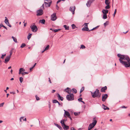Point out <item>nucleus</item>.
<instances>
[{
	"label": "nucleus",
	"mask_w": 130,
	"mask_h": 130,
	"mask_svg": "<svg viewBox=\"0 0 130 130\" xmlns=\"http://www.w3.org/2000/svg\"><path fill=\"white\" fill-rule=\"evenodd\" d=\"M53 103H56L58 102V101L56 100H53Z\"/></svg>",
	"instance_id": "58836bf2"
},
{
	"label": "nucleus",
	"mask_w": 130,
	"mask_h": 130,
	"mask_svg": "<svg viewBox=\"0 0 130 130\" xmlns=\"http://www.w3.org/2000/svg\"><path fill=\"white\" fill-rule=\"evenodd\" d=\"M107 89V87L105 86L102 87L101 90V92H105V90Z\"/></svg>",
	"instance_id": "dca6fc26"
},
{
	"label": "nucleus",
	"mask_w": 130,
	"mask_h": 130,
	"mask_svg": "<svg viewBox=\"0 0 130 130\" xmlns=\"http://www.w3.org/2000/svg\"><path fill=\"white\" fill-rule=\"evenodd\" d=\"M67 121V119L65 120L64 119H62V120L60 121V123L61 124H64V122Z\"/></svg>",
	"instance_id": "c85d7f7f"
},
{
	"label": "nucleus",
	"mask_w": 130,
	"mask_h": 130,
	"mask_svg": "<svg viewBox=\"0 0 130 130\" xmlns=\"http://www.w3.org/2000/svg\"><path fill=\"white\" fill-rule=\"evenodd\" d=\"M69 89H70V88L69 87H67L66 89H65L64 90L66 92H67L69 94L70 93V92H69Z\"/></svg>",
	"instance_id": "bb28decb"
},
{
	"label": "nucleus",
	"mask_w": 130,
	"mask_h": 130,
	"mask_svg": "<svg viewBox=\"0 0 130 130\" xmlns=\"http://www.w3.org/2000/svg\"><path fill=\"white\" fill-rule=\"evenodd\" d=\"M80 112H74V115L75 116H77L79 115L80 114Z\"/></svg>",
	"instance_id": "72a5a7b5"
},
{
	"label": "nucleus",
	"mask_w": 130,
	"mask_h": 130,
	"mask_svg": "<svg viewBox=\"0 0 130 130\" xmlns=\"http://www.w3.org/2000/svg\"><path fill=\"white\" fill-rule=\"evenodd\" d=\"M92 96L93 98L96 97L100 98L101 96V93L100 92L99 90L96 89L94 92H91Z\"/></svg>",
	"instance_id": "f03ea898"
},
{
	"label": "nucleus",
	"mask_w": 130,
	"mask_h": 130,
	"mask_svg": "<svg viewBox=\"0 0 130 130\" xmlns=\"http://www.w3.org/2000/svg\"><path fill=\"white\" fill-rule=\"evenodd\" d=\"M116 12H117V10H116V9H115V11H114V13L113 14V17H115V15L116 14Z\"/></svg>",
	"instance_id": "8fccbe9b"
},
{
	"label": "nucleus",
	"mask_w": 130,
	"mask_h": 130,
	"mask_svg": "<svg viewBox=\"0 0 130 130\" xmlns=\"http://www.w3.org/2000/svg\"><path fill=\"white\" fill-rule=\"evenodd\" d=\"M102 108L104 110H106V106H105L104 104H102Z\"/></svg>",
	"instance_id": "de8ad7c7"
},
{
	"label": "nucleus",
	"mask_w": 130,
	"mask_h": 130,
	"mask_svg": "<svg viewBox=\"0 0 130 130\" xmlns=\"http://www.w3.org/2000/svg\"><path fill=\"white\" fill-rule=\"evenodd\" d=\"M57 97L58 98V100H60L61 101H63V98L60 96V95L58 93L57 94Z\"/></svg>",
	"instance_id": "f3484780"
},
{
	"label": "nucleus",
	"mask_w": 130,
	"mask_h": 130,
	"mask_svg": "<svg viewBox=\"0 0 130 130\" xmlns=\"http://www.w3.org/2000/svg\"><path fill=\"white\" fill-rule=\"evenodd\" d=\"M80 46V48H82V49H84L86 48L85 46L83 45H81Z\"/></svg>",
	"instance_id": "79ce46f5"
},
{
	"label": "nucleus",
	"mask_w": 130,
	"mask_h": 130,
	"mask_svg": "<svg viewBox=\"0 0 130 130\" xmlns=\"http://www.w3.org/2000/svg\"><path fill=\"white\" fill-rule=\"evenodd\" d=\"M102 12L103 14H107L108 12V10L107 9H103Z\"/></svg>",
	"instance_id": "a211bd4d"
},
{
	"label": "nucleus",
	"mask_w": 130,
	"mask_h": 130,
	"mask_svg": "<svg viewBox=\"0 0 130 130\" xmlns=\"http://www.w3.org/2000/svg\"><path fill=\"white\" fill-rule=\"evenodd\" d=\"M33 68V67H31L30 68L29 70H30V71H31V70Z\"/></svg>",
	"instance_id": "774afa93"
},
{
	"label": "nucleus",
	"mask_w": 130,
	"mask_h": 130,
	"mask_svg": "<svg viewBox=\"0 0 130 130\" xmlns=\"http://www.w3.org/2000/svg\"><path fill=\"white\" fill-rule=\"evenodd\" d=\"M75 9V6L73 7H70V8L69 10L71 12L72 14H74V11Z\"/></svg>",
	"instance_id": "1a4fd4ad"
},
{
	"label": "nucleus",
	"mask_w": 130,
	"mask_h": 130,
	"mask_svg": "<svg viewBox=\"0 0 130 130\" xmlns=\"http://www.w3.org/2000/svg\"><path fill=\"white\" fill-rule=\"evenodd\" d=\"M37 16H39L42 15L43 14V11L42 9H40L37 10Z\"/></svg>",
	"instance_id": "39448f33"
},
{
	"label": "nucleus",
	"mask_w": 130,
	"mask_h": 130,
	"mask_svg": "<svg viewBox=\"0 0 130 130\" xmlns=\"http://www.w3.org/2000/svg\"><path fill=\"white\" fill-rule=\"evenodd\" d=\"M56 91L55 90H53L52 92L53 93H54Z\"/></svg>",
	"instance_id": "338daca9"
},
{
	"label": "nucleus",
	"mask_w": 130,
	"mask_h": 130,
	"mask_svg": "<svg viewBox=\"0 0 130 130\" xmlns=\"http://www.w3.org/2000/svg\"><path fill=\"white\" fill-rule=\"evenodd\" d=\"M5 19L4 21L6 25H7V26H9V27H11V26L9 22V20L7 19V18L6 17H5Z\"/></svg>",
	"instance_id": "6e6552de"
},
{
	"label": "nucleus",
	"mask_w": 130,
	"mask_h": 130,
	"mask_svg": "<svg viewBox=\"0 0 130 130\" xmlns=\"http://www.w3.org/2000/svg\"><path fill=\"white\" fill-rule=\"evenodd\" d=\"M28 73L26 72H22V73H21L22 74L23 76L25 74H27Z\"/></svg>",
	"instance_id": "f704fd0d"
},
{
	"label": "nucleus",
	"mask_w": 130,
	"mask_h": 130,
	"mask_svg": "<svg viewBox=\"0 0 130 130\" xmlns=\"http://www.w3.org/2000/svg\"><path fill=\"white\" fill-rule=\"evenodd\" d=\"M71 91H72L73 93H76L77 92L76 90L74 88H72V89L71 90Z\"/></svg>",
	"instance_id": "5701e85b"
},
{
	"label": "nucleus",
	"mask_w": 130,
	"mask_h": 130,
	"mask_svg": "<svg viewBox=\"0 0 130 130\" xmlns=\"http://www.w3.org/2000/svg\"><path fill=\"white\" fill-rule=\"evenodd\" d=\"M105 3L106 5H109L110 3L109 0H105Z\"/></svg>",
	"instance_id": "cd10ccee"
},
{
	"label": "nucleus",
	"mask_w": 130,
	"mask_h": 130,
	"mask_svg": "<svg viewBox=\"0 0 130 130\" xmlns=\"http://www.w3.org/2000/svg\"><path fill=\"white\" fill-rule=\"evenodd\" d=\"M45 20L44 19H43L39 20V23H40L42 24H44L45 22Z\"/></svg>",
	"instance_id": "b1692460"
},
{
	"label": "nucleus",
	"mask_w": 130,
	"mask_h": 130,
	"mask_svg": "<svg viewBox=\"0 0 130 130\" xmlns=\"http://www.w3.org/2000/svg\"><path fill=\"white\" fill-rule=\"evenodd\" d=\"M25 70L23 68H20L19 70V74H20L21 73H22V72L23 71H25Z\"/></svg>",
	"instance_id": "4be33fe9"
},
{
	"label": "nucleus",
	"mask_w": 130,
	"mask_h": 130,
	"mask_svg": "<svg viewBox=\"0 0 130 130\" xmlns=\"http://www.w3.org/2000/svg\"><path fill=\"white\" fill-rule=\"evenodd\" d=\"M89 24V23H85L84 24L85 25L84 27H88V25H87Z\"/></svg>",
	"instance_id": "6e6d98bb"
},
{
	"label": "nucleus",
	"mask_w": 130,
	"mask_h": 130,
	"mask_svg": "<svg viewBox=\"0 0 130 130\" xmlns=\"http://www.w3.org/2000/svg\"><path fill=\"white\" fill-rule=\"evenodd\" d=\"M121 108H127V107H125V106H122L121 107Z\"/></svg>",
	"instance_id": "4d7b16f0"
},
{
	"label": "nucleus",
	"mask_w": 130,
	"mask_h": 130,
	"mask_svg": "<svg viewBox=\"0 0 130 130\" xmlns=\"http://www.w3.org/2000/svg\"><path fill=\"white\" fill-rule=\"evenodd\" d=\"M108 24V21H106L105 23L104 24V26H107V25Z\"/></svg>",
	"instance_id": "a19ab883"
},
{
	"label": "nucleus",
	"mask_w": 130,
	"mask_h": 130,
	"mask_svg": "<svg viewBox=\"0 0 130 130\" xmlns=\"http://www.w3.org/2000/svg\"><path fill=\"white\" fill-rule=\"evenodd\" d=\"M105 9H109L110 8V6L109 5H107V6H106L105 7Z\"/></svg>",
	"instance_id": "473e14b6"
},
{
	"label": "nucleus",
	"mask_w": 130,
	"mask_h": 130,
	"mask_svg": "<svg viewBox=\"0 0 130 130\" xmlns=\"http://www.w3.org/2000/svg\"><path fill=\"white\" fill-rule=\"evenodd\" d=\"M50 47V46L49 45H48L45 48V50L47 51L48 50Z\"/></svg>",
	"instance_id": "e433bc0d"
},
{
	"label": "nucleus",
	"mask_w": 130,
	"mask_h": 130,
	"mask_svg": "<svg viewBox=\"0 0 130 130\" xmlns=\"http://www.w3.org/2000/svg\"><path fill=\"white\" fill-rule=\"evenodd\" d=\"M52 3V1H51L47 3L44 2L45 5L46 7H50Z\"/></svg>",
	"instance_id": "ddd939ff"
},
{
	"label": "nucleus",
	"mask_w": 130,
	"mask_h": 130,
	"mask_svg": "<svg viewBox=\"0 0 130 130\" xmlns=\"http://www.w3.org/2000/svg\"><path fill=\"white\" fill-rule=\"evenodd\" d=\"M93 0H89L86 4L87 7H90L91 3L93 2Z\"/></svg>",
	"instance_id": "9b49d317"
},
{
	"label": "nucleus",
	"mask_w": 130,
	"mask_h": 130,
	"mask_svg": "<svg viewBox=\"0 0 130 130\" xmlns=\"http://www.w3.org/2000/svg\"><path fill=\"white\" fill-rule=\"evenodd\" d=\"M30 27L32 29V31L33 32H36L38 30V28L36 25H31L30 26Z\"/></svg>",
	"instance_id": "423d86ee"
},
{
	"label": "nucleus",
	"mask_w": 130,
	"mask_h": 130,
	"mask_svg": "<svg viewBox=\"0 0 130 130\" xmlns=\"http://www.w3.org/2000/svg\"><path fill=\"white\" fill-rule=\"evenodd\" d=\"M75 129L73 127H72L71 128V130H75Z\"/></svg>",
	"instance_id": "052dcab7"
},
{
	"label": "nucleus",
	"mask_w": 130,
	"mask_h": 130,
	"mask_svg": "<svg viewBox=\"0 0 130 130\" xmlns=\"http://www.w3.org/2000/svg\"><path fill=\"white\" fill-rule=\"evenodd\" d=\"M82 98H79L78 99V100L79 101V102H81V101H82Z\"/></svg>",
	"instance_id": "3c124183"
},
{
	"label": "nucleus",
	"mask_w": 130,
	"mask_h": 130,
	"mask_svg": "<svg viewBox=\"0 0 130 130\" xmlns=\"http://www.w3.org/2000/svg\"><path fill=\"white\" fill-rule=\"evenodd\" d=\"M54 124L55 126H57L60 130H62V128L60 125L56 123H55Z\"/></svg>",
	"instance_id": "412c9836"
},
{
	"label": "nucleus",
	"mask_w": 130,
	"mask_h": 130,
	"mask_svg": "<svg viewBox=\"0 0 130 130\" xmlns=\"http://www.w3.org/2000/svg\"><path fill=\"white\" fill-rule=\"evenodd\" d=\"M61 1V0H59L57 2V4L60 2Z\"/></svg>",
	"instance_id": "e2e57ef3"
},
{
	"label": "nucleus",
	"mask_w": 130,
	"mask_h": 130,
	"mask_svg": "<svg viewBox=\"0 0 130 130\" xmlns=\"http://www.w3.org/2000/svg\"><path fill=\"white\" fill-rule=\"evenodd\" d=\"M57 103L58 104V105H60V106H62V105H63L62 103H60L58 102H57Z\"/></svg>",
	"instance_id": "864d4df0"
},
{
	"label": "nucleus",
	"mask_w": 130,
	"mask_h": 130,
	"mask_svg": "<svg viewBox=\"0 0 130 130\" xmlns=\"http://www.w3.org/2000/svg\"><path fill=\"white\" fill-rule=\"evenodd\" d=\"M70 114L69 112L68 111H65L64 114V116L66 117V116L68 117L70 116Z\"/></svg>",
	"instance_id": "2eb2a0df"
},
{
	"label": "nucleus",
	"mask_w": 130,
	"mask_h": 130,
	"mask_svg": "<svg viewBox=\"0 0 130 130\" xmlns=\"http://www.w3.org/2000/svg\"><path fill=\"white\" fill-rule=\"evenodd\" d=\"M63 27L65 28V29L66 30H69V27L68 26H67L66 25H63Z\"/></svg>",
	"instance_id": "a878e982"
},
{
	"label": "nucleus",
	"mask_w": 130,
	"mask_h": 130,
	"mask_svg": "<svg viewBox=\"0 0 130 130\" xmlns=\"http://www.w3.org/2000/svg\"><path fill=\"white\" fill-rule=\"evenodd\" d=\"M83 31H87L89 30V28L88 27H85L82 29Z\"/></svg>",
	"instance_id": "6ab92c4d"
},
{
	"label": "nucleus",
	"mask_w": 130,
	"mask_h": 130,
	"mask_svg": "<svg viewBox=\"0 0 130 130\" xmlns=\"http://www.w3.org/2000/svg\"><path fill=\"white\" fill-rule=\"evenodd\" d=\"M119 60L120 63L124 66L127 62L130 61V58L128 55H124L120 57Z\"/></svg>",
	"instance_id": "f257e3e1"
},
{
	"label": "nucleus",
	"mask_w": 130,
	"mask_h": 130,
	"mask_svg": "<svg viewBox=\"0 0 130 130\" xmlns=\"http://www.w3.org/2000/svg\"><path fill=\"white\" fill-rule=\"evenodd\" d=\"M67 100L68 101L73 100L74 99V95L73 93H71L68 95L66 96Z\"/></svg>",
	"instance_id": "20e7f679"
},
{
	"label": "nucleus",
	"mask_w": 130,
	"mask_h": 130,
	"mask_svg": "<svg viewBox=\"0 0 130 130\" xmlns=\"http://www.w3.org/2000/svg\"><path fill=\"white\" fill-rule=\"evenodd\" d=\"M26 45L25 43H23L21 44V45L20 47L21 48H23Z\"/></svg>",
	"instance_id": "7c9ffc66"
},
{
	"label": "nucleus",
	"mask_w": 130,
	"mask_h": 130,
	"mask_svg": "<svg viewBox=\"0 0 130 130\" xmlns=\"http://www.w3.org/2000/svg\"><path fill=\"white\" fill-rule=\"evenodd\" d=\"M40 8L41 9H44V4H43L42 5L41 7Z\"/></svg>",
	"instance_id": "bf43d9fd"
},
{
	"label": "nucleus",
	"mask_w": 130,
	"mask_h": 130,
	"mask_svg": "<svg viewBox=\"0 0 130 130\" xmlns=\"http://www.w3.org/2000/svg\"><path fill=\"white\" fill-rule=\"evenodd\" d=\"M84 87H83L80 90V92L81 93L82 92H83V90H84Z\"/></svg>",
	"instance_id": "c03bdc74"
},
{
	"label": "nucleus",
	"mask_w": 130,
	"mask_h": 130,
	"mask_svg": "<svg viewBox=\"0 0 130 130\" xmlns=\"http://www.w3.org/2000/svg\"><path fill=\"white\" fill-rule=\"evenodd\" d=\"M20 81L21 83H22L23 80V78L22 77H20L19 78Z\"/></svg>",
	"instance_id": "c9c22d12"
},
{
	"label": "nucleus",
	"mask_w": 130,
	"mask_h": 130,
	"mask_svg": "<svg viewBox=\"0 0 130 130\" xmlns=\"http://www.w3.org/2000/svg\"><path fill=\"white\" fill-rule=\"evenodd\" d=\"M48 79H49V80H48L49 82H50V83H51V80L50 78H48Z\"/></svg>",
	"instance_id": "0e129e2a"
},
{
	"label": "nucleus",
	"mask_w": 130,
	"mask_h": 130,
	"mask_svg": "<svg viewBox=\"0 0 130 130\" xmlns=\"http://www.w3.org/2000/svg\"><path fill=\"white\" fill-rule=\"evenodd\" d=\"M124 66L126 68L129 67H130V61L129 62H127Z\"/></svg>",
	"instance_id": "aec40b11"
},
{
	"label": "nucleus",
	"mask_w": 130,
	"mask_h": 130,
	"mask_svg": "<svg viewBox=\"0 0 130 130\" xmlns=\"http://www.w3.org/2000/svg\"><path fill=\"white\" fill-rule=\"evenodd\" d=\"M11 38H12L13 39V41L15 42L16 43H17V39L16 38H15V37H14L13 36H12Z\"/></svg>",
	"instance_id": "c756f323"
},
{
	"label": "nucleus",
	"mask_w": 130,
	"mask_h": 130,
	"mask_svg": "<svg viewBox=\"0 0 130 130\" xmlns=\"http://www.w3.org/2000/svg\"><path fill=\"white\" fill-rule=\"evenodd\" d=\"M56 7L57 8L56 9L58 10V9H59V7L58 6V5H56Z\"/></svg>",
	"instance_id": "680f3d73"
},
{
	"label": "nucleus",
	"mask_w": 130,
	"mask_h": 130,
	"mask_svg": "<svg viewBox=\"0 0 130 130\" xmlns=\"http://www.w3.org/2000/svg\"><path fill=\"white\" fill-rule=\"evenodd\" d=\"M64 130H67L69 128V126H68L66 125L65 124H61Z\"/></svg>",
	"instance_id": "f8f14e48"
},
{
	"label": "nucleus",
	"mask_w": 130,
	"mask_h": 130,
	"mask_svg": "<svg viewBox=\"0 0 130 130\" xmlns=\"http://www.w3.org/2000/svg\"><path fill=\"white\" fill-rule=\"evenodd\" d=\"M100 26H97L95 27H94L93 28V29H96L98 28V27H99Z\"/></svg>",
	"instance_id": "13d9d810"
},
{
	"label": "nucleus",
	"mask_w": 130,
	"mask_h": 130,
	"mask_svg": "<svg viewBox=\"0 0 130 130\" xmlns=\"http://www.w3.org/2000/svg\"><path fill=\"white\" fill-rule=\"evenodd\" d=\"M32 34H30L27 36V39L29 40L30 38L31 37Z\"/></svg>",
	"instance_id": "49530a36"
},
{
	"label": "nucleus",
	"mask_w": 130,
	"mask_h": 130,
	"mask_svg": "<svg viewBox=\"0 0 130 130\" xmlns=\"http://www.w3.org/2000/svg\"><path fill=\"white\" fill-rule=\"evenodd\" d=\"M6 55V54H5L4 55H2V56L1 57V58H2V59H3L4 58V56H5Z\"/></svg>",
	"instance_id": "603ef678"
},
{
	"label": "nucleus",
	"mask_w": 130,
	"mask_h": 130,
	"mask_svg": "<svg viewBox=\"0 0 130 130\" xmlns=\"http://www.w3.org/2000/svg\"><path fill=\"white\" fill-rule=\"evenodd\" d=\"M23 120V121H26V118H25L24 119V117H20V121H22V120Z\"/></svg>",
	"instance_id": "393cba45"
},
{
	"label": "nucleus",
	"mask_w": 130,
	"mask_h": 130,
	"mask_svg": "<svg viewBox=\"0 0 130 130\" xmlns=\"http://www.w3.org/2000/svg\"><path fill=\"white\" fill-rule=\"evenodd\" d=\"M107 18V14H103V18L104 19H106Z\"/></svg>",
	"instance_id": "2f4dec72"
},
{
	"label": "nucleus",
	"mask_w": 130,
	"mask_h": 130,
	"mask_svg": "<svg viewBox=\"0 0 130 130\" xmlns=\"http://www.w3.org/2000/svg\"><path fill=\"white\" fill-rule=\"evenodd\" d=\"M10 94H15V92H10Z\"/></svg>",
	"instance_id": "69168bd1"
},
{
	"label": "nucleus",
	"mask_w": 130,
	"mask_h": 130,
	"mask_svg": "<svg viewBox=\"0 0 130 130\" xmlns=\"http://www.w3.org/2000/svg\"><path fill=\"white\" fill-rule=\"evenodd\" d=\"M35 97L36 98V100L38 101L40 100V99L39 98L38 96L37 95H35Z\"/></svg>",
	"instance_id": "09e8293b"
},
{
	"label": "nucleus",
	"mask_w": 130,
	"mask_h": 130,
	"mask_svg": "<svg viewBox=\"0 0 130 130\" xmlns=\"http://www.w3.org/2000/svg\"><path fill=\"white\" fill-rule=\"evenodd\" d=\"M13 49H12V50L10 51V55L8 56L10 57H11V56L12 54V50Z\"/></svg>",
	"instance_id": "4c0bfd02"
},
{
	"label": "nucleus",
	"mask_w": 130,
	"mask_h": 130,
	"mask_svg": "<svg viewBox=\"0 0 130 130\" xmlns=\"http://www.w3.org/2000/svg\"><path fill=\"white\" fill-rule=\"evenodd\" d=\"M108 97V95L107 94H103L102 96V101L103 102L105 101L106 99Z\"/></svg>",
	"instance_id": "9d476101"
},
{
	"label": "nucleus",
	"mask_w": 130,
	"mask_h": 130,
	"mask_svg": "<svg viewBox=\"0 0 130 130\" xmlns=\"http://www.w3.org/2000/svg\"><path fill=\"white\" fill-rule=\"evenodd\" d=\"M95 118H93V122L90 124L88 127V130H90L92 128L96 125L97 123V121L95 120Z\"/></svg>",
	"instance_id": "7ed1b4c3"
},
{
	"label": "nucleus",
	"mask_w": 130,
	"mask_h": 130,
	"mask_svg": "<svg viewBox=\"0 0 130 130\" xmlns=\"http://www.w3.org/2000/svg\"><path fill=\"white\" fill-rule=\"evenodd\" d=\"M57 18V17L56 16V13H54L51 15V19L52 20L54 21Z\"/></svg>",
	"instance_id": "0eeeda50"
},
{
	"label": "nucleus",
	"mask_w": 130,
	"mask_h": 130,
	"mask_svg": "<svg viewBox=\"0 0 130 130\" xmlns=\"http://www.w3.org/2000/svg\"><path fill=\"white\" fill-rule=\"evenodd\" d=\"M71 26L73 29H74L76 27V26H75V25L74 24H73L71 25Z\"/></svg>",
	"instance_id": "a18cd8bd"
},
{
	"label": "nucleus",
	"mask_w": 130,
	"mask_h": 130,
	"mask_svg": "<svg viewBox=\"0 0 130 130\" xmlns=\"http://www.w3.org/2000/svg\"><path fill=\"white\" fill-rule=\"evenodd\" d=\"M4 103H3L0 104V107H2L3 106V105L4 104Z\"/></svg>",
	"instance_id": "5fc2aeb1"
},
{
	"label": "nucleus",
	"mask_w": 130,
	"mask_h": 130,
	"mask_svg": "<svg viewBox=\"0 0 130 130\" xmlns=\"http://www.w3.org/2000/svg\"><path fill=\"white\" fill-rule=\"evenodd\" d=\"M123 55H122L120 54H117L118 56L120 58L119 59H120V57H122Z\"/></svg>",
	"instance_id": "37998d69"
},
{
	"label": "nucleus",
	"mask_w": 130,
	"mask_h": 130,
	"mask_svg": "<svg viewBox=\"0 0 130 130\" xmlns=\"http://www.w3.org/2000/svg\"><path fill=\"white\" fill-rule=\"evenodd\" d=\"M60 30V29H56L53 30V31H54V32H58L59 30Z\"/></svg>",
	"instance_id": "ea45409f"
},
{
	"label": "nucleus",
	"mask_w": 130,
	"mask_h": 130,
	"mask_svg": "<svg viewBox=\"0 0 130 130\" xmlns=\"http://www.w3.org/2000/svg\"><path fill=\"white\" fill-rule=\"evenodd\" d=\"M10 58V57L8 56H7L5 59L4 62L6 63H7L9 60Z\"/></svg>",
	"instance_id": "4468645a"
}]
</instances>
